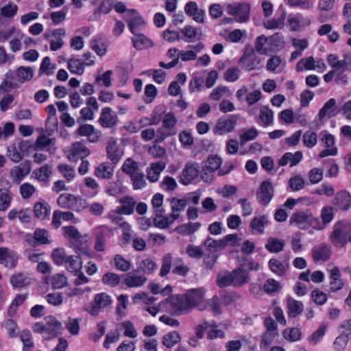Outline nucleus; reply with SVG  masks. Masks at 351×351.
I'll return each mask as SVG.
<instances>
[{
    "instance_id": "nucleus-1",
    "label": "nucleus",
    "mask_w": 351,
    "mask_h": 351,
    "mask_svg": "<svg viewBox=\"0 0 351 351\" xmlns=\"http://www.w3.org/2000/svg\"><path fill=\"white\" fill-rule=\"evenodd\" d=\"M204 298V290L202 288L188 289L184 294L172 295L166 299V304L169 307H182L186 304L189 307L199 306Z\"/></svg>"
},
{
    "instance_id": "nucleus-2",
    "label": "nucleus",
    "mask_w": 351,
    "mask_h": 351,
    "mask_svg": "<svg viewBox=\"0 0 351 351\" xmlns=\"http://www.w3.org/2000/svg\"><path fill=\"white\" fill-rule=\"evenodd\" d=\"M289 223L300 230H307L310 227L317 230L324 229L319 219L315 217L308 209L293 213L290 217Z\"/></svg>"
},
{
    "instance_id": "nucleus-3",
    "label": "nucleus",
    "mask_w": 351,
    "mask_h": 351,
    "mask_svg": "<svg viewBox=\"0 0 351 351\" xmlns=\"http://www.w3.org/2000/svg\"><path fill=\"white\" fill-rule=\"evenodd\" d=\"M284 37L280 32H276L271 36L261 35L256 38L255 48L256 51L262 55H268L271 52L280 51L284 47Z\"/></svg>"
},
{
    "instance_id": "nucleus-4",
    "label": "nucleus",
    "mask_w": 351,
    "mask_h": 351,
    "mask_svg": "<svg viewBox=\"0 0 351 351\" xmlns=\"http://www.w3.org/2000/svg\"><path fill=\"white\" fill-rule=\"evenodd\" d=\"M330 239L332 245L337 247H343L348 241L351 242V223L347 220L335 222Z\"/></svg>"
},
{
    "instance_id": "nucleus-5",
    "label": "nucleus",
    "mask_w": 351,
    "mask_h": 351,
    "mask_svg": "<svg viewBox=\"0 0 351 351\" xmlns=\"http://www.w3.org/2000/svg\"><path fill=\"white\" fill-rule=\"evenodd\" d=\"M64 236L69 239L72 245L82 254L90 257L88 247V237L82 236L75 226H69L62 228Z\"/></svg>"
},
{
    "instance_id": "nucleus-6",
    "label": "nucleus",
    "mask_w": 351,
    "mask_h": 351,
    "mask_svg": "<svg viewBox=\"0 0 351 351\" xmlns=\"http://www.w3.org/2000/svg\"><path fill=\"white\" fill-rule=\"evenodd\" d=\"M177 122V119L173 112H169L165 114L162 119V125L157 130L155 143H162L167 137L176 135L178 132Z\"/></svg>"
},
{
    "instance_id": "nucleus-7",
    "label": "nucleus",
    "mask_w": 351,
    "mask_h": 351,
    "mask_svg": "<svg viewBox=\"0 0 351 351\" xmlns=\"http://www.w3.org/2000/svg\"><path fill=\"white\" fill-rule=\"evenodd\" d=\"M228 14L234 16L238 23H246L250 19L251 5L249 3H235L225 5Z\"/></svg>"
},
{
    "instance_id": "nucleus-8",
    "label": "nucleus",
    "mask_w": 351,
    "mask_h": 351,
    "mask_svg": "<svg viewBox=\"0 0 351 351\" xmlns=\"http://www.w3.org/2000/svg\"><path fill=\"white\" fill-rule=\"evenodd\" d=\"M237 117L236 115H228L220 117L213 127V131L215 135L222 136L232 132L237 125Z\"/></svg>"
},
{
    "instance_id": "nucleus-9",
    "label": "nucleus",
    "mask_w": 351,
    "mask_h": 351,
    "mask_svg": "<svg viewBox=\"0 0 351 351\" xmlns=\"http://www.w3.org/2000/svg\"><path fill=\"white\" fill-rule=\"evenodd\" d=\"M239 63L243 69L251 71L259 68L261 58L256 54L253 47H247L239 59Z\"/></svg>"
},
{
    "instance_id": "nucleus-10",
    "label": "nucleus",
    "mask_w": 351,
    "mask_h": 351,
    "mask_svg": "<svg viewBox=\"0 0 351 351\" xmlns=\"http://www.w3.org/2000/svg\"><path fill=\"white\" fill-rule=\"evenodd\" d=\"M327 61L331 66L332 70L336 73V80L343 83L347 82V77L343 73L349 70L344 60H338L337 56L335 54H329L327 57Z\"/></svg>"
},
{
    "instance_id": "nucleus-11",
    "label": "nucleus",
    "mask_w": 351,
    "mask_h": 351,
    "mask_svg": "<svg viewBox=\"0 0 351 351\" xmlns=\"http://www.w3.org/2000/svg\"><path fill=\"white\" fill-rule=\"evenodd\" d=\"M236 97L238 101L242 102L245 101L248 106H252L258 103L262 98V93L259 90H254L251 92L248 91L246 86H243L237 90Z\"/></svg>"
},
{
    "instance_id": "nucleus-12",
    "label": "nucleus",
    "mask_w": 351,
    "mask_h": 351,
    "mask_svg": "<svg viewBox=\"0 0 351 351\" xmlns=\"http://www.w3.org/2000/svg\"><path fill=\"white\" fill-rule=\"evenodd\" d=\"M199 173V168L197 163L193 162H187L179 177V182L184 185H189L197 178Z\"/></svg>"
},
{
    "instance_id": "nucleus-13",
    "label": "nucleus",
    "mask_w": 351,
    "mask_h": 351,
    "mask_svg": "<svg viewBox=\"0 0 351 351\" xmlns=\"http://www.w3.org/2000/svg\"><path fill=\"white\" fill-rule=\"evenodd\" d=\"M312 257L315 263H322L328 261L332 254L331 246L322 243L314 246L311 250Z\"/></svg>"
},
{
    "instance_id": "nucleus-14",
    "label": "nucleus",
    "mask_w": 351,
    "mask_h": 351,
    "mask_svg": "<svg viewBox=\"0 0 351 351\" xmlns=\"http://www.w3.org/2000/svg\"><path fill=\"white\" fill-rule=\"evenodd\" d=\"M332 204L338 210L346 211L351 207V194L346 190L337 192Z\"/></svg>"
},
{
    "instance_id": "nucleus-15",
    "label": "nucleus",
    "mask_w": 351,
    "mask_h": 351,
    "mask_svg": "<svg viewBox=\"0 0 351 351\" xmlns=\"http://www.w3.org/2000/svg\"><path fill=\"white\" fill-rule=\"evenodd\" d=\"M274 196V189L271 182L265 180L263 182L259 189V191L256 193V198L258 202L263 204H268Z\"/></svg>"
},
{
    "instance_id": "nucleus-16",
    "label": "nucleus",
    "mask_w": 351,
    "mask_h": 351,
    "mask_svg": "<svg viewBox=\"0 0 351 351\" xmlns=\"http://www.w3.org/2000/svg\"><path fill=\"white\" fill-rule=\"evenodd\" d=\"M139 271L136 269L128 273L124 278L123 283L130 288H137L144 285L147 281L145 274H138Z\"/></svg>"
},
{
    "instance_id": "nucleus-17",
    "label": "nucleus",
    "mask_w": 351,
    "mask_h": 351,
    "mask_svg": "<svg viewBox=\"0 0 351 351\" xmlns=\"http://www.w3.org/2000/svg\"><path fill=\"white\" fill-rule=\"evenodd\" d=\"M18 259L19 255L15 251L8 247H0V263L13 269L16 266Z\"/></svg>"
},
{
    "instance_id": "nucleus-18",
    "label": "nucleus",
    "mask_w": 351,
    "mask_h": 351,
    "mask_svg": "<svg viewBox=\"0 0 351 351\" xmlns=\"http://www.w3.org/2000/svg\"><path fill=\"white\" fill-rule=\"evenodd\" d=\"M90 154V150L84 144L80 142H75L72 144L68 157L70 160L76 161L79 159L85 158Z\"/></svg>"
},
{
    "instance_id": "nucleus-19",
    "label": "nucleus",
    "mask_w": 351,
    "mask_h": 351,
    "mask_svg": "<svg viewBox=\"0 0 351 351\" xmlns=\"http://www.w3.org/2000/svg\"><path fill=\"white\" fill-rule=\"evenodd\" d=\"M34 279L27 273L19 272L11 276L10 282L13 289H21L30 285Z\"/></svg>"
},
{
    "instance_id": "nucleus-20",
    "label": "nucleus",
    "mask_w": 351,
    "mask_h": 351,
    "mask_svg": "<svg viewBox=\"0 0 351 351\" xmlns=\"http://www.w3.org/2000/svg\"><path fill=\"white\" fill-rule=\"evenodd\" d=\"M184 12L188 16L193 17L197 23H204L206 12L204 10L199 8L195 1L188 2L184 6Z\"/></svg>"
},
{
    "instance_id": "nucleus-21",
    "label": "nucleus",
    "mask_w": 351,
    "mask_h": 351,
    "mask_svg": "<svg viewBox=\"0 0 351 351\" xmlns=\"http://www.w3.org/2000/svg\"><path fill=\"white\" fill-rule=\"evenodd\" d=\"M330 274V291L337 292L341 290L344 286V282L341 279V274L338 267H334L329 271Z\"/></svg>"
},
{
    "instance_id": "nucleus-22",
    "label": "nucleus",
    "mask_w": 351,
    "mask_h": 351,
    "mask_svg": "<svg viewBox=\"0 0 351 351\" xmlns=\"http://www.w3.org/2000/svg\"><path fill=\"white\" fill-rule=\"evenodd\" d=\"M79 200L82 201V199L78 198L73 194L63 193L58 197L57 203L61 208L75 209Z\"/></svg>"
},
{
    "instance_id": "nucleus-23",
    "label": "nucleus",
    "mask_w": 351,
    "mask_h": 351,
    "mask_svg": "<svg viewBox=\"0 0 351 351\" xmlns=\"http://www.w3.org/2000/svg\"><path fill=\"white\" fill-rule=\"evenodd\" d=\"M269 223L268 217L265 215L254 217L250 223V229L253 234H261L265 227Z\"/></svg>"
},
{
    "instance_id": "nucleus-24",
    "label": "nucleus",
    "mask_w": 351,
    "mask_h": 351,
    "mask_svg": "<svg viewBox=\"0 0 351 351\" xmlns=\"http://www.w3.org/2000/svg\"><path fill=\"white\" fill-rule=\"evenodd\" d=\"M288 23L290 30L298 31L302 27L309 26L311 23V20L308 17H304L301 14H298L290 16L288 19Z\"/></svg>"
},
{
    "instance_id": "nucleus-25",
    "label": "nucleus",
    "mask_w": 351,
    "mask_h": 351,
    "mask_svg": "<svg viewBox=\"0 0 351 351\" xmlns=\"http://www.w3.org/2000/svg\"><path fill=\"white\" fill-rule=\"evenodd\" d=\"M110 234V229L107 226H101L97 229L95 243V250L100 252L105 249L106 243Z\"/></svg>"
},
{
    "instance_id": "nucleus-26",
    "label": "nucleus",
    "mask_w": 351,
    "mask_h": 351,
    "mask_svg": "<svg viewBox=\"0 0 351 351\" xmlns=\"http://www.w3.org/2000/svg\"><path fill=\"white\" fill-rule=\"evenodd\" d=\"M119 203L121 206L116 210L117 214L131 215L134 213L136 202L132 197L129 196L123 197L119 199Z\"/></svg>"
},
{
    "instance_id": "nucleus-27",
    "label": "nucleus",
    "mask_w": 351,
    "mask_h": 351,
    "mask_svg": "<svg viewBox=\"0 0 351 351\" xmlns=\"http://www.w3.org/2000/svg\"><path fill=\"white\" fill-rule=\"evenodd\" d=\"M131 40L134 48L137 50H143L153 46L152 41L145 34L140 32L134 34Z\"/></svg>"
},
{
    "instance_id": "nucleus-28",
    "label": "nucleus",
    "mask_w": 351,
    "mask_h": 351,
    "mask_svg": "<svg viewBox=\"0 0 351 351\" xmlns=\"http://www.w3.org/2000/svg\"><path fill=\"white\" fill-rule=\"evenodd\" d=\"M166 163L162 160L152 162L147 171V179L155 182L158 180L160 173L165 169Z\"/></svg>"
},
{
    "instance_id": "nucleus-29",
    "label": "nucleus",
    "mask_w": 351,
    "mask_h": 351,
    "mask_svg": "<svg viewBox=\"0 0 351 351\" xmlns=\"http://www.w3.org/2000/svg\"><path fill=\"white\" fill-rule=\"evenodd\" d=\"M188 204V199H178L173 197L170 199V205L171 209V213L170 216L174 221L178 219L180 217V214L184 210Z\"/></svg>"
},
{
    "instance_id": "nucleus-30",
    "label": "nucleus",
    "mask_w": 351,
    "mask_h": 351,
    "mask_svg": "<svg viewBox=\"0 0 351 351\" xmlns=\"http://www.w3.org/2000/svg\"><path fill=\"white\" fill-rule=\"evenodd\" d=\"M286 62L278 56H271L267 62V70L275 73H281L285 68Z\"/></svg>"
},
{
    "instance_id": "nucleus-31",
    "label": "nucleus",
    "mask_w": 351,
    "mask_h": 351,
    "mask_svg": "<svg viewBox=\"0 0 351 351\" xmlns=\"http://www.w3.org/2000/svg\"><path fill=\"white\" fill-rule=\"evenodd\" d=\"M268 266L270 270L278 276H283L286 274L289 268V263L281 262L276 258H271Z\"/></svg>"
},
{
    "instance_id": "nucleus-32",
    "label": "nucleus",
    "mask_w": 351,
    "mask_h": 351,
    "mask_svg": "<svg viewBox=\"0 0 351 351\" xmlns=\"http://www.w3.org/2000/svg\"><path fill=\"white\" fill-rule=\"evenodd\" d=\"M302 153L300 151L295 152L294 154L287 152L279 160L278 164L280 166H285L289 163L291 167H293L302 160Z\"/></svg>"
},
{
    "instance_id": "nucleus-33",
    "label": "nucleus",
    "mask_w": 351,
    "mask_h": 351,
    "mask_svg": "<svg viewBox=\"0 0 351 351\" xmlns=\"http://www.w3.org/2000/svg\"><path fill=\"white\" fill-rule=\"evenodd\" d=\"M154 226L159 228H168L170 225H171L175 221L171 219L170 215L167 217H165V210H158L154 211Z\"/></svg>"
},
{
    "instance_id": "nucleus-34",
    "label": "nucleus",
    "mask_w": 351,
    "mask_h": 351,
    "mask_svg": "<svg viewBox=\"0 0 351 351\" xmlns=\"http://www.w3.org/2000/svg\"><path fill=\"white\" fill-rule=\"evenodd\" d=\"M55 143V138H49L45 134H41L36 141L34 149L36 151L40 150L49 152L50 148L53 146Z\"/></svg>"
},
{
    "instance_id": "nucleus-35",
    "label": "nucleus",
    "mask_w": 351,
    "mask_h": 351,
    "mask_svg": "<svg viewBox=\"0 0 351 351\" xmlns=\"http://www.w3.org/2000/svg\"><path fill=\"white\" fill-rule=\"evenodd\" d=\"M81 255L85 256L80 252L78 256H68L64 265L69 271L75 273V274H77V273L80 271L82 266V263L80 258Z\"/></svg>"
},
{
    "instance_id": "nucleus-36",
    "label": "nucleus",
    "mask_w": 351,
    "mask_h": 351,
    "mask_svg": "<svg viewBox=\"0 0 351 351\" xmlns=\"http://www.w3.org/2000/svg\"><path fill=\"white\" fill-rule=\"evenodd\" d=\"M127 21H129L128 27L132 34L138 33L145 25V21L136 11V14L130 16Z\"/></svg>"
},
{
    "instance_id": "nucleus-37",
    "label": "nucleus",
    "mask_w": 351,
    "mask_h": 351,
    "mask_svg": "<svg viewBox=\"0 0 351 351\" xmlns=\"http://www.w3.org/2000/svg\"><path fill=\"white\" fill-rule=\"evenodd\" d=\"M233 285L240 287L250 281V276L243 269H237L232 271Z\"/></svg>"
},
{
    "instance_id": "nucleus-38",
    "label": "nucleus",
    "mask_w": 351,
    "mask_h": 351,
    "mask_svg": "<svg viewBox=\"0 0 351 351\" xmlns=\"http://www.w3.org/2000/svg\"><path fill=\"white\" fill-rule=\"evenodd\" d=\"M122 234L119 237V243L121 247H125L130 243L131 241L134 237V231L132 230L131 226L129 223H125L123 225V229H121Z\"/></svg>"
},
{
    "instance_id": "nucleus-39",
    "label": "nucleus",
    "mask_w": 351,
    "mask_h": 351,
    "mask_svg": "<svg viewBox=\"0 0 351 351\" xmlns=\"http://www.w3.org/2000/svg\"><path fill=\"white\" fill-rule=\"evenodd\" d=\"M285 241L283 239L270 237L267 239L265 247V249L271 253H278L283 250Z\"/></svg>"
},
{
    "instance_id": "nucleus-40",
    "label": "nucleus",
    "mask_w": 351,
    "mask_h": 351,
    "mask_svg": "<svg viewBox=\"0 0 351 351\" xmlns=\"http://www.w3.org/2000/svg\"><path fill=\"white\" fill-rule=\"evenodd\" d=\"M335 105L336 101L333 98H331L326 101L318 112V117L319 120H322L325 117L330 118L335 116V114H333V111L335 109Z\"/></svg>"
},
{
    "instance_id": "nucleus-41",
    "label": "nucleus",
    "mask_w": 351,
    "mask_h": 351,
    "mask_svg": "<svg viewBox=\"0 0 351 351\" xmlns=\"http://www.w3.org/2000/svg\"><path fill=\"white\" fill-rule=\"evenodd\" d=\"M30 172V167L28 165L25 168L20 166H14L10 170V176L16 183L19 184Z\"/></svg>"
},
{
    "instance_id": "nucleus-42",
    "label": "nucleus",
    "mask_w": 351,
    "mask_h": 351,
    "mask_svg": "<svg viewBox=\"0 0 351 351\" xmlns=\"http://www.w3.org/2000/svg\"><path fill=\"white\" fill-rule=\"evenodd\" d=\"M287 13L285 10H282L280 15L278 19H272L267 20L264 23V27L268 29H282L285 25V20L286 19Z\"/></svg>"
},
{
    "instance_id": "nucleus-43",
    "label": "nucleus",
    "mask_w": 351,
    "mask_h": 351,
    "mask_svg": "<svg viewBox=\"0 0 351 351\" xmlns=\"http://www.w3.org/2000/svg\"><path fill=\"white\" fill-rule=\"evenodd\" d=\"M203 245L210 253H215L225 248L223 239L216 240L211 237H208L203 242Z\"/></svg>"
},
{
    "instance_id": "nucleus-44",
    "label": "nucleus",
    "mask_w": 351,
    "mask_h": 351,
    "mask_svg": "<svg viewBox=\"0 0 351 351\" xmlns=\"http://www.w3.org/2000/svg\"><path fill=\"white\" fill-rule=\"evenodd\" d=\"M32 246L47 244L49 243L47 231L44 229H36L34 232V237L29 240Z\"/></svg>"
},
{
    "instance_id": "nucleus-45",
    "label": "nucleus",
    "mask_w": 351,
    "mask_h": 351,
    "mask_svg": "<svg viewBox=\"0 0 351 351\" xmlns=\"http://www.w3.org/2000/svg\"><path fill=\"white\" fill-rule=\"evenodd\" d=\"M201 227L199 222L186 223L176 228V231L182 235H191L197 232Z\"/></svg>"
},
{
    "instance_id": "nucleus-46",
    "label": "nucleus",
    "mask_w": 351,
    "mask_h": 351,
    "mask_svg": "<svg viewBox=\"0 0 351 351\" xmlns=\"http://www.w3.org/2000/svg\"><path fill=\"white\" fill-rule=\"evenodd\" d=\"M181 340V336L178 331H171L162 337V344L167 348H171Z\"/></svg>"
},
{
    "instance_id": "nucleus-47",
    "label": "nucleus",
    "mask_w": 351,
    "mask_h": 351,
    "mask_svg": "<svg viewBox=\"0 0 351 351\" xmlns=\"http://www.w3.org/2000/svg\"><path fill=\"white\" fill-rule=\"evenodd\" d=\"M258 131L255 128L243 130L239 136L241 146L244 145L248 141L254 140L258 136Z\"/></svg>"
},
{
    "instance_id": "nucleus-48",
    "label": "nucleus",
    "mask_w": 351,
    "mask_h": 351,
    "mask_svg": "<svg viewBox=\"0 0 351 351\" xmlns=\"http://www.w3.org/2000/svg\"><path fill=\"white\" fill-rule=\"evenodd\" d=\"M259 119L265 127L274 123V112L268 106H264L261 108Z\"/></svg>"
},
{
    "instance_id": "nucleus-49",
    "label": "nucleus",
    "mask_w": 351,
    "mask_h": 351,
    "mask_svg": "<svg viewBox=\"0 0 351 351\" xmlns=\"http://www.w3.org/2000/svg\"><path fill=\"white\" fill-rule=\"evenodd\" d=\"M49 206L45 202H37L34 206L35 216L40 219H45L49 215Z\"/></svg>"
},
{
    "instance_id": "nucleus-50",
    "label": "nucleus",
    "mask_w": 351,
    "mask_h": 351,
    "mask_svg": "<svg viewBox=\"0 0 351 351\" xmlns=\"http://www.w3.org/2000/svg\"><path fill=\"white\" fill-rule=\"evenodd\" d=\"M85 62L80 59L71 58L68 61V69L73 74L82 75Z\"/></svg>"
},
{
    "instance_id": "nucleus-51",
    "label": "nucleus",
    "mask_w": 351,
    "mask_h": 351,
    "mask_svg": "<svg viewBox=\"0 0 351 351\" xmlns=\"http://www.w3.org/2000/svg\"><path fill=\"white\" fill-rule=\"evenodd\" d=\"M19 337L23 344V351H32L34 345L31 332L28 330H24L19 334Z\"/></svg>"
},
{
    "instance_id": "nucleus-52",
    "label": "nucleus",
    "mask_w": 351,
    "mask_h": 351,
    "mask_svg": "<svg viewBox=\"0 0 351 351\" xmlns=\"http://www.w3.org/2000/svg\"><path fill=\"white\" fill-rule=\"evenodd\" d=\"M157 267L156 263L152 259L145 258L140 262L138 270L144 274H150L154 272Z\"/></svg>"
},
{
    "instance_id": "nucleus-53",
    "label": "nucleus",
    "mask_w": 351,
    "mask_h": 351,
    "mask_svg": "<svg viewBox=\"0 0 351 351\" xmlns=\"http://www.w3.org/2000/svg\"><path fill=\"white\" fill-rule=\"evenodd\" d=\"M114 264L115 267L121 271H128L132 267V263L130 261L125 259L122 255L117 254L114 257Z\"/></svg>"
},
{
    "instance_id": "nucleus-54",
    "label": "nucleus",
    "mask_w": 351,
    "mask_h": 351,
    "mask_svg": "<svg viewBox=\"0 0 351 351\" xmlns=\"http://www.w3.org/2000/svg\"><path fill=\"white\" fill-rule=\"evenodd\" d=\"M44 323L47 327H50V335L56 337L61 328V324L53 316H47L44 318Z\"/></svg>"
},
{
    "instance_id": "nucleus-55",
    "label": "nucleus",
    "mask_w": 351,
    "mask_h": 351,
    "mask_svg": "<svg viewBox=\"0 0 351 351\" xmlns=\"http://www.w3.org/2000/svg\"><path fill=\"white\" fill-rule=\"evenodd\" d=\"M33 74V69L29 66H20L16 69V75L19 77V82L21 83L31 80Z\"/></svg>"
},
{
    "instance_id": "nucleus-56",
    "label": "nucleus",
    "mask_w": 351,
    "mask_h": 351,
    "mask_svg": "<svg viewBox=\"0 0 351 351\" xmlns=\"http://www.w3.org/2000/svg\"><path fill=\"white\" fill-rule=\"evenodd\" d=\"M217 282L220 287L233 285L232 272L224 271L219 273L217 276Z\"/></svg>"
},
{
    "instance_id": "nucleus-57",
    "label": "nucleus",
    "mask_w": 351,
    "mask_h": 351,
    "mask_svg": "<svg viewBox=\"0 0 351 351\" xmlns=\"http://www.w3.org/2000/svg\"><path fill=\"white\" fill-rule=\"evenodd\" d=\"M296 69L298 71H302L303 70H315V60L312 56L302 58L298 62Z\"/></svg>"
},
{
    "instance_id": "nucleus-58",
    "label": "nucleus",
    "mask_w": 351,
    "mask_h": 351,
    "mask_svg": "<svg viewBox=\"0 0 351 351\" xmlns=\"http://www.w3.org/2000/svg\"><path fill=\"white\" fill-rule=\"evenodd\" d=\"M12 193L5 189H0V210L5 211L10 205Z\"/></svg>"
},
{
    "instance_id": "nucleus-59",
    "label": "nucleus",
    "mask_w": 351,
    "mask_h": 351,
    "mask_svg": "<svg viewBox=\"0 0 351 351\" xmlns=\"http://www.w3.org/2000/svg\"><path fill=\"white\" fill-rule=\"evenodd\" d=\"M221 162V158L219 156L212 155L208 158L206 162V169L210 173L214 172L219 168Z\"/></svg>"
},
{
    "instance_id": "nucleus-60",
    "label": "nucleus",
    "mask_w": 351,
    "mask_h": 351,
    "mask_svg": "<svg viewBox=\"0 0 351 351\" xmlns=\"http://www.w3.org/2000/svg\"><path fill=\"white\" fill-rule=\"evenodd\" d=\"M322 221L321 223L324 226V228L330 223L334 218V210L331 206H324L322 208L320 215Z\"/></svg>"
},
{
    "instance_id": "nucleus-61",
    "label": "nucleus",
    "mask_w": 351,
    "mask_h": 351,
    "mask_svg": "<svg viewBox=\"0 0 351 351\" xmlns=\"http://www.w3.org/2000/svg\"><path fill=\"white\" fill-rule=\"evenodd\" d=\"M289 186L293 191H298L304 187V179L300 175H295L289 180Z\"/></svg>"
},
{
    "instance_id": "nucleus-62",
    "label": "nucleus",
    "mask_w": 351,
    "mask_h": 351,
    "mask_svg": "<svg viewBox=\"0 0 351 351\" xmlns=\"http://www.w3.org/2000/svg\"><path fill=\"white\" fill-rule=\"evenodd\" d=\"M51 173V168L48 165L42 166L35 173L36 179L40 182L48 181Z\"/></svg>"
},
{
    "instance_id": "nucleus-63",
    "label": "nucleus",
    "mask_w": 351,
    "mask_h": 351,
    "mask_svg": "<svg viewBox=\"0 0 351 351\" xmlns=\"http://www.w3.org/2000/svg\"><path fill=\"white\" fill-rule=\"evenodd\" d=\"M131 177L133 188L135 190H139L144 188L146 185V181L144 178V175L138 171L133 173Z\"/></svg>"
},
{
    "instance_id": "nucleus-64",
    "label": "nucleus",
    "mask_w": 351,
    "mask_h": 351,
    "mask_svg": "<svg viewBox=\"0 0 351 351\" xmlns=\"http://www.w3.org/2000/svg\"><path fill=\"white\" fill-rule=\"evenodd\" d=\"M17 11L18 6L12 2H9L0 9V14L6 18H13L16 14Z\"/></svg>"
}]
</instances>
